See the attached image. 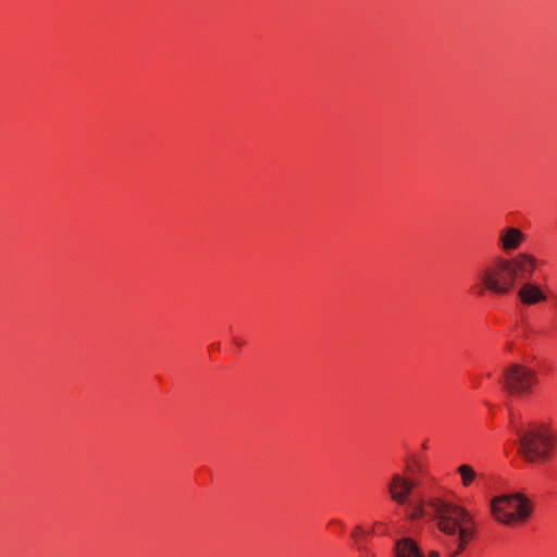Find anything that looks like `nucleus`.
Instances as JSON below:
<instances>
[{
	"label": "nucleus",
	"instance_id": "nucleus-1",
	"mask_svg": "<svg viewBox=\"0 0 557 557\" xmlns=\"http://www.w3.org/2000/svg\"><path fill=\"white\" fill-rule=\"evenodd\" d=\"M428 505L437 520L440 530L455 536L454 542L457 544V547L450 548V557L457 556L472 539L473 530L469 527L472 523L471 516L463 507L440 498L431 499Z\"/></svg>",
	"mask_w": 557,
	"mask_h": 557
},
{
	"label": "nucleus",
	"instance_id": "nucleus-2",
	"mask_svg": "<svg viewBox=\"0 0 557 557\" xmlns=\"http://www.w3.org/2000/svg\"><path fill=\"white\" fill-rule=\"evenodd\" d=\"M507 267L504 265L503 258H496L481 267L475 274V283L472 290L478 296H483L490 292L496 296L509 294L516 283L513 282Z\"/></svg>",
	"mask_w": 557,
	"mask_h": 557
},
{
	"label": "nucleus",
	"instance_id": "nucleus-3",
	"mask_svg": "<svg viewBox=\"0 0 557 557\" xmlns=\"http://www.w3.org/2000/svg\"><path fill=\"white\" fill-rule=\"evenodd\" d=\"M520 453L530 462L549 459L557 443V434L545 424L535 425L525 432L517 431Z\"/></svg>",
	"mask_w": 557,
	"mask_h": 557
},
{
	"label": "nucleus",
	"instance_id": "nucleus-4",
	"mask_svg": "<svg viewBox=\"0 0 557 557\" xmlns=\"http://www.w3.org/2000/svg\"><path fill=\"white\" fill-rule=\"evenodd\" d=\"M490 506L493 518L509 527L527 522L532 512L529 498L520 493L495 496Z\"/></svg>",
	"mask_w": 557,
	"mask_h": 557
},
{
	"label": "nucleus",
	"instance_id": "nucleus-5",
	"mask_svg": "<svg viewBox=\"0 0 557 557\" xmlns=\"http://www.w3.org/2000/svg\"><path fill=\"white\" fill-rule=\"evenodd\" d=\"M502 382L510 395L520 396L532 392L537 383V374L530 368L513 363L505 369Z\"/></svg>",
	"mask_w": 557,
	"mask_h": 557
},
{
	"label": "nucleus",
	"instance_id": "nucleus-6",
	"mask_svg": "<svg viewBox=\"0 0 557 557\" xmlns=\"http://www.w3.org/2000/svg\"><path fill=\"white\" fill-rule=\"evenodd\" d=\"M504 265L509 269V273L516 283L518 280H525L532 276L537 267L536 259L529 253H519L511 259L503 258Z\"/></svg>",
	"mask_w": 557,
	"mask_h": 557
},
{
	"label": "nucleus",
	"instance_id": "nucleus-7",
	"mask_svg": "<svg viewBox=\"0 0 557 557\" xmlns=\"http://www.w3.org/2000/svg\"><path fill=\"white\" fill-rule=\"evenodd\" d=\"M416 486V482L405 478L399 473L393 474L388 484L391 498L399 506L406 505L410 499V494Z\"/></svg>",
	"mask_w": 557,
	"mask_h": 557
},
{
	"label": "nucleus",
	"instance_id": "nucleus-8",
	"mask_svg": "<svg viewBox=\"0 0 557 557\" xmlns=\"http://www.w3.org/2000/svg\"><path fill=\"white\" fill-rule=\"evenodd\" d=\"M518 297L523 305L534 306L542 302H546L548 296L545 289L535 282L527 281L524 282L519 290Z\"/></svg>",
	"mask_w": 557,
	"mask_h": 557
},
{
	"label": "nucleus",
	"instance_id": "nucleus-9",
	"mask_svg": "<svg viewBox=\"0 0 557 557\" xmlns=\"http://www.w3.org/2000/svg\"><path fill=\"white\" fill-rule=\"evenodd\" d=\"M525 235L517 227L507 226L499 231L498 246L505 252L517 250L524 242Z\"/></svg>",
	"mask_w": 557,
	"mask_h": 557
},
{
	"label": "nucleus",
	"instance_id": "nucleus-10",
	"mask_svg": "<svg viewBox=\"0 0 557 557\" xmlns=\"http://www.w3.org/2000/svg\"><path fill=\"white\" fill-rule=\"evenodd\" d=\"M393 557H424L417 543L410 537L396 539L393 546Z\"/></svg>",
	"mask_w": 557,
	"mask_h": 557
},
{
	"label": "nucleus",
	"instance_id": "nucleus-11",
	"mask_svg": "<svg viewBox=\"0 0 557 557\" xmlns=\"http://www.w3.org/2000/svg\"><path fill=\"white\" fill-rule=\"evenodd\" d=\"M457 472L461 476V483L463 486H470L476 478V472L469 465H461L458 467Z\"/></svg>",
	"mask_w": 557,
	"mask_h": 557
},
{
	"label": "nucleus",
	"instance_id": "nucleus-12",
	"mask_svg": "<svg viewBox=\"0 0 557 557\" xmlns=\"http://www.w3.org/2000/svg\"><path fill=\"white\" fill-rule=\"evenodd\" d=\"M368 536L369 534L361 527H356L351 533V537L359 545V549L361 550L363 557H371V554L367 547L361 545L363 542H367Z\"/></svg>",
	"mask_w": 557,
	"mask_h": 557
},
{
	"label": "nucleus",
	"instance_id": "nucleus-13",
	"mask_svg": "<svg viewBox=\"0 0 557 557\" xmlns=\"http://www.w3.org/2000/svg\"><path fill=\"white\" fill-rule=\"evenodd\" d=\"M405 506L406 515L409 519L416 520L423 517L426 512L420 503H413L411 499Z\"/></svg>",
	"mask_w": 557,
	"mask_h": 557
},
{
	"label": "nucleus",
	"instance_id": "nucleus-14",
	"mask_svg": "<svg viewBox=\"0 0 557 557\" xmlns=\"http://www.w3.org/2000/svg\"><path fill=\"white\" fill-rule=\"evenodd\" d=\"M440 554L437 552H431L430 557H438Z\"/></svg>",
	"mask_w": 557,
	"mask_h": 557
}]
</instances>
